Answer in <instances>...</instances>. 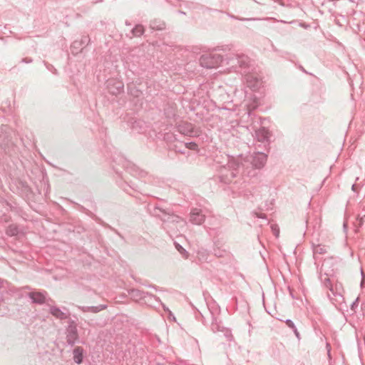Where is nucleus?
Instances as JSON below:
<instances>
[{"mask_svg": "<svg viewBox=\"0 0 365 365\" xmlns=\"http://www.w3.org/2000/svg\"><path fill=\"white\" fill-rule=\"evenodd\" d=\"M225 60L227 61V65H230L232 67L238 66L241 68L242 72L247 76V82L250 81V78H253L252 76L249 75L253 69L252 68V61L247 56L244 54H233Z\"/></svg>", "mask_w": 365, "mask_h": 365, "instance_id": "1", "label": "nucleus"}, {"mask_svg": "<svg viewBox=\"0 0 365 365\" xmlns=\"http://www.w3.org/2000/svg\"><path fill=\"white\" fill-rule=\"evenodd\" d=\"M199 61L202 67L206 68H214L220 66V64L223 61V58L220 54L209 53L202 55Z\"/></svg>", "mask_w": 365, "mask_h": 365, "instance_id": "2", "label": "nucleus"}, {"mask_svg": "<svg viewBox=\"0 0 365 365\" xmlns=\"http://www.w3.org/2000/svg\"><path fill=\"white\" fill-rule=\"evenodd\" d=\"M66 338L67 344L73 346L78 340V333L77 330V325L73 320L68 322V326L66 329Z\"/></svg>", "mask_w": 365, "mask_h": 365, "instance_id": "3", "label": "nucleus"}, {"mask_svg": "<svg viewBox=\"0 0 365 365\" xmlns=\"http://www.w3.org/2000/svg\"><path fill=\"white\" fill-rule=\"evenodd\" d=\"M267 155L263 153H256L254 155L247 158L246 162H250L255 168L260 169L267 162Z\"/></svg>", "mask_w": 365, "mask_h": 365, "instance_id": "4", "label": "nucleus"}, {"mask_svg": "<svg viewBox=\"0 0 365 365\" xmlns=\"http://www.w3.org/2000/svg\"><path fill=\"white\" fill-rule=\"evenodd\" d=\"M165 140L168 141L170 150H174L176 153H182V141L178 139L176 135L174 133H167L165 135Z\"/></svg>", "mask_w": 365, "mask_h": 365, "instance_id": "5", "label": "nucleus"}, {"mask_svg": "<svg viewBox=\"0 0 365 365\" xmlns=\"http://www.w3.org/2000/svg\"><path fill=\"white\" fill-rule=\"evenodd\" d=\"M205 219V215L202 213L201 210L194 208L191 210L190 215V222L194 225H201Z\"/></svg>", "mask_w": 365, "mask_h": 365, "instance_id": "6", "label": "nucleus"}, {"mask_svg": "<svg viewBox=\"0 0 365 365\" xmlns=\"http://www.w3.org/2000/svg\"><path fill=\"white\" fill-rule=\"evenodd\" d=\"M245 160H246V159H243L242 158V156H240L237 159L232 158V160H230L229 161L228 165L230 168L232 169V171L231 173V175L232 178L236 177L237 173H235V172L239 170L241 167L245 166L243 161L246 162Z\"/></svg>", "mask_w": 365, "mask_h": 365, "instance_id": "7", "label": "nucleus"}, {"mask_svg": "<svg viewBox=\"0 0 365 365\" xmlns=\"http://www.w3.org/2000/svg\"><path fill=\"white\" fill-rule=\"evenodd\" d=\"M46 292H30L28 294L33 303L42 304L46 301Z\"/></svg>", "mask_w": 365, "mask_h": 365, "instance_id": "8", "label": "nucleus"}, {"mask_svg": "<svg viewBox=\"0 0 365 365\" xmlns=\"http://www.w3.org/2000/svg\"><path fill=\"white\" fill-rule=\"evenodd\" d=\"M64 309L66 311V312H63L62 310H61L58 307H55V306H51L50 307V309H49V312L53 316L55 317L56 318L58 319H61V320H63V319H68L69 317V312L68 311L64 308Z\"/></svg>", "mask_w": 365, "mask_h": 365, "instance_id": "9", "label": "nucleus"}, {"mask_svg": "<svg viewBox=\"0 0 365 365\" xmlns=\"http://www.w3.org/2000/svg\"><path fill=\"white\" fill-rule=\"evenodd\" d=\"M73 355L75 363L81 364L83 359V349L81 346L76 347L73 351Z\"/></svg>", "mask_w": 365, "mask_h": 365, "instance_id": "10", "label": "nucleus"}, {"mask_svg": "<svg viewBox=\"0 0 365 365\" xmlns=\"http://www.w3.org/2000/svg\"><path fill=\"white\" fill-rule=\"evenodd\" d=\"M107 306L105 304H100L98 306H91V307H78V309H81L83 312H91L93 313H98L101 310L106 309Z\"/></svg>", "mask_w": 365, "mask_h": 365, "instance_id": "11", "label": "nucleus"}, {"mask_svg": "<svg viewBox=\"0 0 365 365\" xmlns=\"http://www.w3.org/2000/svg\"><path fill=\"white\" fill-rule=\"evenodd\" d=\"M184 135L187 136H198L199 131L197 130H195L194 127L191 123L184 122Z\"/></svg>", "mask_w": 365, "mask_h": 365, "instance_id": "12", "label": "nucleus"}, {"mask_svg": "<svg viewBox=\"0 0 365 365\" xmlns=\"http://www.w3.org/2000/svg\"><path fill=\"white\" fill-rule=\"evenodd\" d=\"M321 280L324 284V286L328 288L333 294H334V288L332 286V282L334 281V277H329L327 273L324 274V276H321Z\"/></svg>", "mask_w": 365, "mask_h": 365, "instance_id": "13", "label": "nucleus"}, {"mask_svg": "<svg viewBox=\"0 0 365 365\" xmlns=\"http://www.w3.org/2000/svg\"><path fill=\"white\" fill-rule=\"evenodd\" d=\"M150 26L153 30L161 31L165 28V24L160 20L155 19L150 22Z\"/></svg>", "mask_w": 365, "mask_h": 365, "instance_id": "14", "label": "nucleus"}, {"mask_svg": "<svg viewBox=\"0 0 365 365\" xmlns=\"http://www.w3.org/2000/svg\"><path fill=\"white\" fill-rule=\"evenodd\" d=\"M257 136L259 141H265L269 138V132L264 128L257 132Z\"/></svg>", "mask_w": 365, "mask_h": 365, "instance_id": "15", "label": "nucleus"}, {"mask_svg": "<svg viewBox=\"0 0 365 365\" xmlns=\"http://www.w3.org/2000/svg\"><path fill=\"white\" fill-rule=\"evenodd\" d=\"M19 232V227L16 225H10L6 230V235L11 237L16 236Z\"/></svg>", "mask_w": 365, "mask_h": 365, "instance_id": "16", "label": "nucleus"}, {"mask_svg": "<svg viewBox=\"0 0 365 365\" xmlns=\"http://www.w3.org/2000/svg\"><path fill=\"white\" fill-rule=\"evenodd\" d=\"M314 255L317 254L324 255L327 253V247L324 245H317L313 247Z\"/></svg>", "mask_w": 365, "mask_h": 365, "instance_id": "17", "label": "nucleus"}, {"mask_svg": "<svg viewBox=\"0 0 365 365\" xmlns=\"http://www.w3.org/2000/svg\"><path fill=\"white\" fill-rule=\"evenodd\" d=\"M184 145L192 150L198 151V145L196 142L189 141L188 139H184Z\"/></svg>", "mask_w": 365, "mask_h": 365, "instance_id": "18", "label": "nucleus"}, {"mask_svg": "<svg viewBox=\"0 0 365 365\" xmlns=\"http://www.w3.org/2000/svg\"><path fill=\"white\" fill-rule=\"evenodd\" d=\"M110 83H111V81H109L108 84L109 92L110 93H112L113 95H117L118 93H120L121 91L123 89V85L121 83H118L116 87L115 88V89L112 90L110 88Z\"/></svg>", "mask_w": 365, "mask_h": 365, "instance_id": "19", "label": "nucleus"}, {"mask_svg": "<svg viewBox=\"0 0 365 365\" xmlns=\"http://www.w3.org/2000/svg\"><path fill=\"white\" fill-rule=\"evenodd\" d=\"M132 33L135 36H140L144 33V28L142 25H137L133 29Z\"/></svg>", "mask_w": 365, "mask_h": 365, "instance_id": "20", "label": "nucleus"}, {"mask_svg": "<svg viewBox=\"0 0 365 365\" xmlns=\"http://www.w3.org/2000/svg\"><path fill=\"white\" fill-rule=\"evenodd\" d=\"M130 294L131 297L135 298L136 300L143 297V293L138 289H132Z\"/></svg>", "mask_w": 365, "mask_h": 365, "instance_id": "21", "label": "nucleus"}, {"mask_svg": "<svg viewBox=\"0 0 365 365\" xmlns=\"http://www.w3.org/2000/svg\"><path fill=\"white\" fill-rule=\"evenodd\" d=\"M207 252L206 250H198L197 257L200 261L207 260Z\"/></svg>", "mask_w": 365, "mask_h": 365, "instance_id": "22", "label": "nucleus"}, {"mask_svg": "<svg viewBox=\"0 0 365 365\" xmlns=\"http://www.w3.org/2000/svg\"><path fill=\"white\" fill-rule=\"evenodd\" d=\"M1 146L4 149H6V147L9 146L10 143H11V138H9V136L5 137L4 140L1 139Z\"/></svg>", "mask_w": 365, "mask_h": 365, "instance_id": "23", "label": "nucleus"}, {"mask_svg": "<svg viewBox=\"0 0 365 365\" xmlns=\"http://www.w3.org/2000/svg\"><path fill=\"white\" fill-rule=\"evenodd\" d=\"M272 232H273L274 235H275V237H278L279 235V229L277 227V225H272Z\"/></svg>", "mask_w": 365, "mask_h": 365, "instance_id": "24", "label": "nucleus"}, {"mask_svg": "<svg viewBox=\"0 0 365 365\" xmlns=\"http://www.w3.org/2000/svg\"><path fill=\"white\" fill-rule=\"evenodd\" d=\"M285 324H287V326L288 327H289L292 329H294V328H296L294 322L291 319H287L285 321Z\"/></svg>", "mask_w": 365, "mask_h": 365, "instance_id": "25", "label": "nucleus"}, {"mask_svg": "<svg viewBox=\"0 0 365 365\" xmlns=\"http://www.w3.org/2000/svg\"><path fill=\"white\" fill-rule=\"evenodd\" d=\"M87 38L88 37H84L83 38H82L81 40V42H78V41H75L73 43V47H76L78 45H80L81 43H86V41H87Z\"/></svg>", "mask_w": 365, "mask_h": 365, "instance_id": "26", "label": "nucleus"}, {"mask_svg": "<svg viewBox=\"0 0 365 365\" xmlns=\"http://www.w3.org/2000/svg\"><path fill=\"white\" fill-rule=\"evenodd\" d=\"M356 223H357V225H356V227H361L364 223V217H359L356 220Z\"/></svg>", "mask_w": 365, "mask_h": 365, "instance_id": "27", "label": "nucleus"}, {"mask_svg": "<svg viewBox=\"0 0 365 365\" xmlns=\"http://www.w3.org/2000/svg\"><path fill=\"white\" fill-rule=\"evenodd\" d=\"M174 245L179 252L182 253V247L176 241L174 242Z\"/></svg>", "mask_w": 365, "mask_h": 365, "instance_id": "28", "label": "nucleus"}, {"mask_svg": "<svg viewBox=\"0 0 365 365\" xmlns=\"http://www.w3.org/2000/svg\"><path fill=\"white\" fill-rule=\"evenodd\" d=\"M358 304H359V297L356 298V299L352 303V304L351 306V309L352 310H354L355 308L358 307Z\"/></svg>", "mask_w": 365, "mask_h": 365, "instance_id": "29", "label": "nucleus"}, {"mask_svg": "<svg viewBox=\"0 0 365 365\" xmlns=\"http://www.w3.org/2000/svg\"><path fill=\"white\" fill-rule=\"evenodd\" d=\"M33 61L32 58H24L21 59V63H30Z\"/></svg>", "mask_w": 365, "mask_h": 365, "instance_id": "30", "label": "nucleus"}, {"mask_svg": "<svg viewBox=\"0 0 365 365\" xmlns=\"http://www.w3.org/2000/svg\"><path fill=\"white\" fill-rule=\"evenodd\" d=\"M292 330H293V331H294V333L295 336L297 337V339H300V334H299V331H297V327H296V328H294V329H292Z\"/></svg>", "mask_w": 365, "mask_h": 365, "instance_id": "31", "label": "nucleus"}, {"mask_svg": "<svg viewBox=\"0 0 365 365\" xmlns=\"http://www.w3.org/2000/svg\"><path fill=\"white\" fill-rule=\"evenodd\" d=\"M255 215L257 217H259V218H265L266 217L265 214H259V213L256 212Z\"/></svg>", "mask_w": 365, "mask_h": 365, "instance_id": "32", "label": "nucleus"}, {"mask_svg": "<svg viewBox=\"0 0 365 365\" xmlns=\"http://www.w3.org/2000/svg\"><path fill=\"white\" fill-rule=\"evenodd\" d=\"M183 252H184V258H188L189 253L185 249L183 250Z\"/></svg>", "mask_w": 365, "mask_h": 365, "instance_id": "33", "label": "nucleus"}, {"mask_svg": "<svg viewBox=\"0 0 365 365\" xmlns=\"http://www.w3.org/2000/svg\"><path fill=\"white\" fill-rule=\"evenodd\" d=\"M158 211L163 212V210H161L160 208L156 207L154 210L155 215H158Z\"/></svg>", "mask_w": 365, "mask_h": 365, "instance_id": "34", "label": "nucleus"}, {"mask_svg": "<svg viewBox=\"0 0 365 365\" xmlns=\"http://www.w3.org/2000/svg\"><path fill=\"white\" fill-rule=\"evenodd\" d=\"M356 188H357V185L356 184H354L351 187V189L354 190V191H356Z\"/></svg>", "mask_w": 365, "mask_h": 365, "instance_id": "35", "label": "nucleus"}, {"mask_svg": "<svg viewBox=\"0 0 365 365\" xmlns=\"http://www.w3.org/2000/svg\"><path fill=\"white\" fill-rule=\"evenodd\" d=\"M215 256H219V257H220V256H221V255H220V254H219V252H217V253L215 252Z\"/></svg>", "mask_w": 365, "mask_h": 365, "instance_id": "36", "label": "nucleus"}, {"mask_svg": "<svg viewBox=\"0 0 365 365\" xmlns=\"http://www.w3.org/2000/svg\"><path fill=\"white\" fill-rule=\"evenodd\" d=\"M215 256H219V257H220V256H221V255H220V254H219V252H217V253L215 252Z\"/></svg>", "mask_w": 365, "mask_h": 365, "instance_id": "37", "label": "nucleus"}, {"mask_svg": "<svg viewBox=\"0 0 365 365\" xmlns=\"http://www.w3.org/2000/svg\"><path fill=\"white\" fill-rule=\"evenodd\" d=\"M255 80H256V83H258L257 78H255Z\"/></svg>", "mask_w": 365, "mask_h": 365, "instance_id": "38", "label": "nucleus"}, {"mask_svg": "<svg viewBox=\"0 0 365 365\" xmlns=\"http://www.w3.org/2000/svg\"><path fill=\"white\" fill-rule=\"evenodd\" d=\"M250 86L255 87V86H257V85L254 84V85H250Z\"/></svg>", "mask_w": 365, "mask_h": 365, "instance_id": "39", "label": "nucleus"}, {"mask_svg": "<svg viewBox=\"0 0 365 365\" xmlns=\"http://www.w3.org/2000/svg\"><path fill=\"white\" fill-rule=\"evenodd\" d=\"M1 138V136L0 135V139Z\"/></svg>", "mask_w": 365, "mask_h": 365, "instance_id": "40", "label": "nucleus"}]
</instances>
